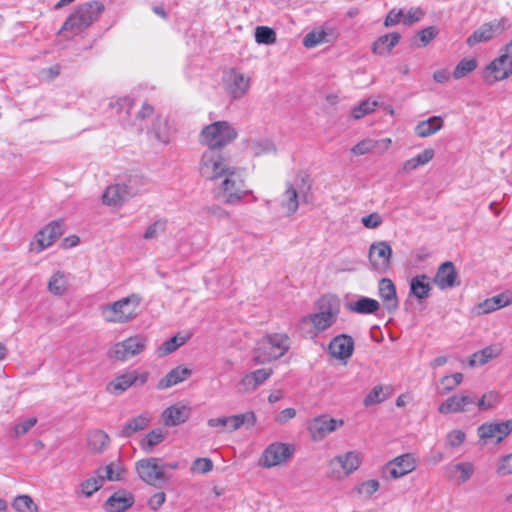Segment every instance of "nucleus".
Wrapping results in <instances>:
<instances>
[{"label": "nucleus", "instance_id": "obj_1", "mask_svg": "<svg viewBox=\"0 0 512 512\" xmlns=\"http://www.w3.org/2000/svg\"><path fill=\"white\" fill-rule=\"evenodd\" d=\"M104 5L98 1L84 3L78 6L65 20L59 34L70 33L77 36L89 28L101 15Z\"/></svg>", "mask_w": 512, "mask_h": 512}, {"label": "nucleus", "instance_id": "obj_2", "mask_svg": "<svg viewBox=\"0 0 512 512\" xmlns=\"http://www.w3.org/2000/svg\"><path fill=\"white\" fill-rule=\"evenodd\" d=\"M311 189V183L307 175H299L296 183H286V189L278 202L280 210L279 214L283 216H290L294 214L300 202H308V195ZM277 201H267V206L276 204Z\"/></svg>", "mask_w": 512, "mask_h": 512}, {"label": "nucleus", "instance_id": "obj_3", "mask_svg": "<svg viewBox=\"0 0 512 512\" xmlns=\"http://www.w3.org/2000/svg\"><path fill=\"white\" fill-rule=\"evenodd\" d=\"M222 177L223 180L219 186V197L225 203L230 205L239 204L248 195L252 197V202L257 201V197L253 195L252 190L247 189L240 169L231 167Z\"/></svg>", "mask_w": 512, "mask_h": 512}, {"label": "nucleus", "instance_id": "obj_4", "mask_svg": "<svg viewBox=\"0 0 512 512\" xmlns=\"http://www.w3.org/2000/svg\"><path fill=\"white\" fill-rule=\"evenodd\" d=\"M290 347V338L286 333H271L261 338L254 351L255 364H266L284 356Z\"/></svg>", "mask_w": 512, "mask_h": 512}, {"label": "nucleus", "instance_id": "obj_5", "mask_svg": "<svg viewBox=\"0 0 512 512\" xmlns=\"http://www.w3.org/2000/svg\"><path fill=\"white\" fill-rule=\"evenodd\" d=\"M238 136L237 130L227 121H216L204 126L199 134V143L207 149L221 150Z\"/></svg>", "mask_w": 512, "mask_h": 512}, {"label": "nucleus", "instance_id": "obj_6", "mask_svg": "<svg viewBox=\"0 0 512 512\" xmlns=\"http://www.w3.org/2000/svg\"><path fill=\"white\" fill-rule=\"evenodd\" d=\"M140 297L129 295L120 300L101 307V316L108 323L125 324L132 321L138 314Z\"/></svg>", "mask_w": 512, "mask_h": 512}, {"label": "nucleus", "instance_id": "obj_7", "mask_svg": "<svg viewBox=\"0 0 512 512\" xmlns=\"http://www.w3.org/2000/svg\"><path fill=\"white\" fill-rule=\"evenodd\" d=\"M140 186L141 179L137 175L129 176L127 181L123 183L108 186L102 195V201L107 206H122L140 192Z\"/></svg>", "mask_w": 512, "mask_h": 512}, {"label": "nucleus", "instance_id": "obj_8", "mask_svg": "<svg viewBox=\"0 0 512 512\" xmlns=\"http://www.w3.org/2000/svg\"><path fill=\"white\" fill-rule=\"evenodd\" d=\"M512 75V39L499 50V55L491 61L483 72L484 80L493 84Z\"/></svg>", "mask_w": 512, "mask_h": 512}, {"label": "nucleus", "instance_id": "obj_9", "mask_svg": "<svg viewBox=\"0 0 512 512\" xmlns=\"http://www.w3.org/2000/svg\"><path fill=\"white\" fill-rule=\"evenodd\" d=\"M147 344V336L143 334L131 335L114 343L108 351V357L114 361L126 362L142 354L146 350Z\"/></svg>", "mask_w": 512, "mask_h": 512}, {"label": "nucleus", "instance_id": "obj_10", "mask_svg": "<svg viewBox=\"0 0 512 512\" xmlns=\"http://www.w3.org/2000/svg\"><path fill=\"white\" fill-rule=\"evenodd\" d=\"M418 467V458L414 453H404L388 461L382 467V477L397 480L414 472Z\"/></svg>", "mask_w": 512, "mask_h": 512}, {"label": "nucleus", "instance_id": "obj_11", "mask_svg": "<svg viewBox=\"0 0 512 512\" xmlns=\"http://www.w3.org/2000/svg\"><path fill=\"white\" fill-rule=\"evenodd\" d=\"M231 167L219 150L207 149L203 152L199 171L202 177L214 180L222 177Z\"/></svg>", "mask_w": 512, "mask_h": 512}, {"label": "nucleus", "instance_id": "obj_12", "mask_svg": "<svg viewBox=\"0 0 512 512\" xmlns=\"http://www.w3.org/2000/svg\"><path fill=\"white\" fill-rule=\"evenodd\" d=\"M325 301V298L321 299L322 303ZM339 310V304L337 301L327 300V306L321 304L319 312L303 317L302 322L310 323L317 333L323 332L336 322Z\"/></svg>", "mask_w": 512, "mask_h": 512}, {"label": "nucleus", "instance_id": "obj_13", "mask_svg": "<svg viewBox=\"0 0 512 512\" xmlns=\"http://www.w3.org/2000/svg\"><path fill=\"white\" fill-rule=\"evenodd\" d=\"M149 378L148 372L125 371L115 376L106 385V392L111 395H121L134 385H144Z\"/></svg>", "mask_w": 512, "mask_h": 512}, {"label": "nucleus", "instance_id": "obj_14", "mask_svg": "<svg viewBox=\"0 0 512 512\" xmlns=\"http://www.w3.org/2000/svg\"><path fill=\"white\" fill-rule=\"evenodd\" d=\"M135 469L139 478L149 485L156 486L159 482L167 480L158 458L151 457L138 460Z\"/></svg>", "mask_w": 512, "mask_h": 512}, {"label": "nucleus", "instance_id": "obj_15", "mask_svg": "<svg viewBox=\"0 0 512 512\" xmlns=\"http://www.w3.org/2000/svg\"><path fill=\"white\" fill-rule=\"evenodd\" d=\"M343 425L344 421L342 419H334L327 415H321L312 419L307 428L312 439L314 441H320Z\"/></svg>", "mask_w": 512, "mask_h": 512}, {"label": "nucleus", "instance_id": "obj_16", "mask_svg": "<svg viewBox=\"0 0 512 512\" xmlns=\"http://www.w3.org/2000/svg\"><path fill=\"white\" fill-rule=\"evenodd\" d=\"M293 449L284 443H273L263 452L260 465L266 468L285 463L292 455Z\"/></svg>", "mask_w": 512, "mask_h": 512}, {"label": "nucleus", "instance_id": "obj_17", "mask_svg": "<svg viewBox=\"0 0 512 512\" xmlns=\"http://www.w3.org/2000/svg\"><path fill=\"white\" fill-rule=\"evenodd\" d=\"M476 398L468 394H454L443 401L438 412L443 415L467 412L470 407L474 406Z\"/></svg>", "mask_w": 512, "mask_h": 512}, {"label": "nucleus", "instance_id": "obj_18", "mask_svg": "<svg viewBox=\"0 0 512 512\" xmlns=\"http://www.w3.org/2000/svg\"><path fill=\"white\" fill-rule=\"evenodd\" d=\"M505 23V18L484 23L467 38L466 43L472 47L478 43L491 40L496 33L504 29Z\"/></svg>", "mask_w": 512, "mask_h": 512}, {"label": "nucleus", "instance_id": "obj_19", "mask_svg": "<svg viewBox=\"0 0 512 512\" xmlns=\"http://www.w3.org/2000/svg\"><path fill=\"white\" fill-rule=\"evenodd\" d=\"M391 255V247L385 242L374 243L370 246V263L379 272H385L390 267Z\"/></svg>", "mask_w": 512, "mask_h": 512}, {"label": "nucleus", "instance_id": "obj_20", "mask_svg": "<svg viewBox=\"0 0 512 512\" xmlns=\"http://www.w3.org/2000/svg\"><path fill=\"white\" fill-rule=\"evenodd\" d=\"M191 415V407L176 403L167 407L161 414V420L164 426L173 427L186 422Z\"/></svg>", "mask_w": 512, "mask_h": 512}, {"label": "nucleus", "instance_id": "obj_21", "mask_svg": "<svg viewBox=\"0 0 512 512\" xmlns=\"http://www.w3.org/2000/svg\"><path fill=\"white\" fill-rule=\"evenodd\" d=\"M512 432V421L503 423H485L478 428V435L481 439L495 440L501 442Z\"/></svg>", "mask_w": 512, "mask_h": 512}, {"label": "nucleus", "instance_id": "obj_22", "mask_svg": "<svg viewBox=\"0 0 512 512\" xmlns=\"http://www.w3.org/2000/svg\"><path fill=\"white\" fill-rule=\"evenodd\" d=\"M273 374L272 368H262L249 372L243 376L239 382V390L249 392L255 390L258 386L268 380Z\"/></svg>", "mask_w": 512, "mask_h": 512}, {"label": "nucleus", "instance_id": "obj_23", "mask_svg": "<svg viewBox=\"0 0 512 512\" xmlns=\"http://www.w3.org/2000/svg\"><path fill=\"white\" fill-rule=\"evenodd\" d=\"M433 281L440 289L452 288L455 285H458L457 271L453 262L446 261L441 264Z\"/></svg>", "mask_w": 512, "mask_h": 512}, {"label": "nucleus", "instance_id": "obj_24", "mask_svg": "<svg viewBox=\"0 0 512 512\" xmlns=\"http://www.w3.org/2000/svg\"><path fill=\"white\" fill-rule=\"evenodd\" d=\"M329 350L334 358L348 359L354 350V341L352 337L342 334L336 336L329 344Z\"/></svg>", "mask_w": 512, "mask_h": 512}, {"label": "nucleus", "instance_id": "obj_25", "mask_svg": "<svg viewBox=\"0 0 512 512\" xmlns=\"http://www.w3.org/2000/svg\"><path fill=\"white\" fill-rule=\"evenodd\" d=\"M134 503V497L126 491H117L105 502L106 512H125Z\"/></svg>", "mask_w": 512, "mask_h": 512}, {"label": "nucleus", "instance_id": "obj_26", "mask_svg": "<svg viewBox=\"0 0 512 512\" xmlns=\"http://www.w3.org/2000/svg\"><path fill=\"white\" fill-rule=\"evenodd\" d=\"M56 226H45L34 237L30 244L32 252L39 253L49 247L59 236Z\"/></svg>", "mask_w": 512, "mask_h": 512}, {"label": "nucleus", "instance_id": "obj_27", "mask_svg": "<svg viewBox=\"0 0 512 512\" xmlns=\"http://www.w3.org/2000/svg\"><path fill=\"white\" fill-rule=\"evenodd\" d=\"M333 463H337L341 466L343 476H348L360 467L362 463V457L358 452L349 451L343 455L336 456L331 461V464Z\"/></svg>", "mask_w": 512, "mask_h": 512}, {"label": "nucleus", "instance_id": "obj_28", "mask_svg": "<svg viewBox=\"0 0 512 512\" xmlns=\"http://www.w3.org/2000/svg\"><path fill=\"white\" fill-rule=\"evenodd\" d=\"M379 295L384 306L389 311H394L398 307L396 288L390 279L383 278L379 282Z\"/></svg>", "mask_w": 512, "mask_h": 512}, {"label": "nucleus", "instance_id": "obj_29", "mask_svg": "<svg viewBox=\"0 0 512 512\" xmlns=\"http://www.w3.org/2000/svg\"><path fill=\"white\" fill-rule=\"evenodd\" d=\"M249 89V79L241 73L233 72L227 82V92L234 99L243 97Z\"/></svg>", "mask_w": 512, "mask_h": 512}, {"label": "nucleus", "instance_id": "obj_30", "mask_svg": "<svg viewBox=\"0 0 512 512\" xmlns=\"http://www.w3.org/2000/svg\"><path fill=\"white\" fill-rule=\"evenodd\" d=\"M191 374V369L183 366H177L158 382L157 388L163 390L175 386L189 378Z\"/></svg>", "mask_w": 512, "mask_h": 512}, {"label": "nucleus", "instance_id": "obj_31", "mask_svg": "<svg viewBox=\"0 0 512 512\" xmlns=\"http://www.w3.org/2000/svg\"><path fill=\"white\" fill-rule=\"evenodd\" d=\"M151 414L144 412L130 419L120 432L121 437H130L136 432L146 429L151 423Z\"/></svg>", "mask_w": 512, "mask_h": 512}, {"label": "nucleus", "instance_id": "obj_32", "mask_svg": "<svg viewBox=\"0 0 512 512\" xmlns=\"http://www.w3.org/2000/svg\"><path fill=\"white\" fill-rule=\"evenodd\" d=\"M400 38L401 36L397 32L388 33L378 37L372 45L373 53L377 55H388L399 43Z\"/></svg>", "mask_w": 512, "mask_h": 512}, {"label": "nucleus", "instance_id": "obj_33", "mask_svg": "<svg viewBox=\"0 0 512 512\" xmlns=\"http://www.w3.org/2000/svg\"><path fill=\"white\" fill-rule=\"evenodd\" d=\"M444 120L441 116H432L426 120L420 121L414 131L418 137H429L442 129Z\"/></svg>", "mask_w": 512, "mask_h": 512}, {"label": "nucleus", "instance_id": "obj_34", "mask_svg": "<svg viewBox=\"0 0 512 512\" xmlns=\"http://www.w3.org/2000/svg\"><path fill=\"white\" fill-rule=\"evenodd\" d=\"M512 304V293L505 292L484 300L479 304L481 313H491Z\"/></svg>", "mask_w": 512, "mask_h": 512}, {"label": "nucleus", "instance_id": "obj_35", "mask_svg": "<svg viewBox=\"0 0 512 512\" xmlns=\"http://www.w3.org/2000/svg\"><path fill=\"white\" fill-rule=\"evenodd\" d=\"M434 155L435 152L432 148H426L415 157L406 160L402 164L401 170L404 173H410L411 171L416 170L418 167L428 164L433 159Z\"/></svg>", "mask_w": 512, "mask_h": 512}, {"label": "nucleus", "instance_id": "obj_36", "mask_svg": "<svg viewBox=\"0 0 512 512\" xmlns=\"http://www.w3.org/2000/svg\"><path fill=\"white\" fill-rule=\"evenodd\" d=\"M502 352V349L500 346H494L490 345L485 348H483L480 351L475 352L470 360L469 364L471 366H477V365H484L490 360L498 357Z\"/></svg>", "mask_w": 512, "mask_h": 512}, {"label": "nucleus", "instance_id": "obj_37", "mask_svg": "<svg viewBox=\"0 0 512 512\" xmlns=\"http://www.w3.org/2000/svg\"><path fill=\"white\" fill-rule=\"evenodd\" d=\"M87 443L92 453H100L107 448L110 443V438L108 434L102 430H93L88 434Z\"/></svg>", "mask_w": 512, "mask_h": 512}, {"label": "nucleus", "instance_id": "obj_38", "mask_svg": "<svg viewBox=\"0 0 512 512\" xmlns=\"http://www.w3.org/2000/svg\"><path fill=\"white\" fill-rule=\"evenodd\" d=\"M392 392L393 389L391 386L384 387L382 385H377L364 398L363 404L366 407L379 404L387 399L392 394Z\"/></svg>", "mask_w": 512, "mask_h": 512}, {"label": "nucleus", "instance_id": "obj_39", "mask_svg": "<svg viewBox=\"0 0 512 512\" xmlns=\"http://www.w3.org/2000/svg\"><path fill=\"white\" fill-rule=\"evenodd\" d=\"M166 432L160 428L149 431L140 441V448L149 453L153 448L164 441Z\"/></svg>", "mask_w": 512, "mask_h": 512}, {"label": "nucleus", "instance_id": "obj_40", "mask_svg": "<svg viewBox=\"0 0 512 512\" xmlns=\"http://www.w3.org/2000/svg\"><path fill=\"white\" fill-rule=\"evenodd\" d=\"M431 287L428 278L425 275H419L412 278L410 283V292L418 299H425L429 296Z\"/></svg>", "mask_w": 512, "mask_h": 512}, {"label": "nucleus", "instance_id": "obj_41", "mask_svg": "<svg viewBox=\"0 0 512 512\" xmlns=\"http://www.w3.org/2000/svg\"><path fill=\"white\" fill-rule=\"evenodd\" d=\"M229 431H235L241 428L244 424L254 426L256 424V415L252 411H248L242 414L232 415L227 417Z\"/></svg>", "mask_w": 512, "mask_h": 512}, {"label": "nucleus", "instance_id": "obj_42", "mask_svg": "<svg viewBox=\"0 0 512 512\" xmlns=\"http://www.w3.org/2000/svg\"><path fill=\"white\" fill-rule=\"evenodd\" d=\"M332 29L313 30L305 35L303 38V45L306 48H313L321 43L328 42V36L331 34Z\"/></svg>", "mask_w": 512, "mask_h": 512}, {"label": "nucleus", "instance_id": "obj_43", "mask_svg": "<svg viewBox=\"0 0 512 512\" xmlns=\"http://www.w3.org/2000/svg\"><path fill=\"white\" fill-rule=\"evenodd\" d=\"M96 475L99 476V478H102V482L104 483L105 480L108 481H119L122 479L125 470L120 465H114V464H108L103 468H99L96 470Z\"/></svg>", "mask_w": 512, "mask_h": 512}, {"label": "nucleus", "instance_id": "obj_44", "mask_svg": "<svg viewBox=\"0 0 512 512\" xmlns=\"http://www.w3.org/2000/svg\"><path fill=\"white\" fill-rule=\"evenodd\" d=\"M103 486L102 478L98 475L89 477L81 482L77 494L84 497H91Z\"/></svg>", "mask_w": 512, "mask_h": 512}, {"label": "nucleus", "instance_id": "obj_45", "mask_svg": "<svg viewBox=\"0 0 512 512\" xmlns=\"http://www.w3.org/2000/svg\"><path fill=\"white\" fill-rule=\"evenodd\" d=\"M379 307L377 300L366 297L361 298L350 305L351 311L359 314H373L379 309Z\"/></svg>", "mask_w": 512, "mask_h": 512}, {"label": "nucleus", "instance_id": "obj_46", "mask_svg": "<svg viewBox=\"0 0 512 512\" xmlns=\"http://www.w3.org/2000/svg\"><path fill=\"white\" fill-rule=\"evenodd\" d=\"M187 336L175 335L170 339L166 340L162 343V345L158 348L157 353L159 356H166L172 352H174L178 347L184 345L187 341Z\"/></svg>", "mask_w": 512, "mask_h": 512}, {"label": "nucleus", "instance_id": "obj_47", "mask_svg": "<svg viewBox=\"0 0 512 512\" xmlns=\"http://www.w3.org/2000/svg\"><path fill=\"white\" fill-rule=\"evenodd\" d=\"M477 68L475 58H464L458 62L452 73L455 79H461Z\"/></svg>", "mask_w": 512, "mask_h": 512}, {"label": "nucleus", "instance_id": "obj_48", "mask_svg": "<svg viewBox=\"0 0 512 512\" xmlns=\"http://www.w3.org/2000/svg\"><path fill=\"white\" fill-rule=\"evenodd\" d=\"M276 32L268 26H258L255 30V41L258 44L271 45L276 42Z\"/></svg>", "mask_w": 512, "mask_h": 512}, {"label": "nucleus", "instance_id": "obj_49", "mask_svg": "<svg viewBox=\"0 0 512 512\" xmlns=\"http://www.w3.org/2000/svg\"><path fill=\"white\" fill-rule=\"evenodd\" d=\"M12 506L18 512H37L38 511V506L35 504V502L29 495L17 496L14 499Z\"/></svg>", "mask_w": 512, "mask_h": 512}, {"label": "nucleus", "instance_id": "obj_50", "mask_svg": "<svg viewBox=\"0 0 512 512\" xmlns=\"http://www.w3.org/2000/svg\"><path fill=\"white\" fill-rule=\"evenodd\" d=\"M378 106V102L376 100H364L359 103L357 106L352 108L351 115L354 119H360L367 114L373 112Z\"/></svg>", "mask_w": 512, "mask_h": 512}, {"label": "nucleus", "instance_id": "obj_51", "mask_svg": "<svg viewBox=\"0 0 512 512\" xmlns=\"http://www.w3.org/2000/svg\"><path fill=\"white\" fill-rule=\"evenodd\" d=\"M49 291L56 295H62L67 289V281L64 274L55 273L48 283Z\"/></svg>", "mask_w": 512, "mask_h": 512}, {"label": "nucleus", "instance_id": "obj_52", "mask_svg": "<svg viewBox=\"0 0 512 512\" xmlns=\"http://www.w3.org/2000/svg\"><path fill=\"white\" fill-rule=\"evenodd\" d=\"M500 401V396L495 391H489L482 395L479 400H476L475 405L481 411H485L495 407Z\"/></svg>", "mask_w": 512, "mask_h": 512}, {"label": "nucleus", "instance_id": "obj_53", "mask_svg": "<svg viewBox=\"0 0 512 512\" xmlns=\"http://www.w3.org/2000/svg\"><path fill=\"white\" fill-rule=\"evenodd\" d=\"M152 133L158 142L163 144L169 143L170 132L166 122L162 123L159 121L157 124H154Z\"/></svg>", "mask_w": 512, "mask_h": 512}, {"label": "nucleus", "instance_id": "obj_54", "mask_svg": "<svg viewBox=\"0 0 512 512\" xmlns=\"http://www.w3.org/2000/svg\"><path fill=\"white\" fill-rule=\"evenodd\" d=\"M213 469V462L210 458H197L191 465V471L195 474H206Z\"/></svg>", "mask_w": 512, "mask_h": 512}, {"label": "nucleus", "instance_id": "obj_55", "mask_svg": "<svg viewBox=\"0 0 512 512\" xmlns=\"http://www.w3.org/2000/svg\"><path fill=\"white\" fill-rule=\"evenodd\" d=\"M379 487H380V483L378 480L370 479V480L360 483L357 486L356 491L359 495H364V496L369 497V496H372L374 493H376L379 490Z\"/></svg>", "mask_w": 512, "mask_h": 512}, {"label": "nucleus", "instance_id": "obj_56", "mask_svg": "<svg viewBox=\"0 0 512 512\" xmlns=\"http://www.w3.org/2000/svg\"><path fill=\"white\" fill-rule=\"evenodd\" d=\"M462 381H463V375H462V373H459V372L454 373L451 376L442 377L440 380L441 383L452 382V384L447 385L446 387L442 388L440 390V394H442V395L448 394L449 392H451L455 388H457L462 383Z\"/></svg>", "mask_w": 512, "mask_h": 512}, {"label": "nucleus", "instance_id": "obj_57", "mask_svg": "<svg viewBox=\"0 0 512 512\" xmlns=\"http://www.w3.org/2000/svg\"><path fill=\"white\" fill-rule=\"evenodd\" d=\"M376 147V141L372 139H364L351 148L354 155H364L371 152Z\"/></svg>", "mask_w": 512, "mask_h": 512}, {"label": "nucleus", "instance_id": "obj_58", "mask_svg": "<svg viewBox=\"0 0 512 512\" xmlns=\"http://www.w3.org/2000/svg\"><path fill=\"white\" fill-rule=\"evenodd\" d=\"M437 34L438 30L434 26L421 29L417 34L421 41V44H419L418 47H425L428 45L437 36Z\"/></svg>", "mask_w": 512, "mask_h": 512}, {"label": "nucleus", "instance_id": "obj_59", "mask_svg": "<svg viewBox=\"0 0 512 512\" xmlns=\"http://www.w3.org/2000/svg\"><path fill=\"white\" fill-rule=\"evenodd\" d=\"M466 439V435L462 430L456 429L450 431L446 436L447 444L451 448H456L461 446Z\"/></svg>", "mask_w": 512, "mask_h": 512}, {"label": "nucleus", "instance_id": "obj_60", "mask_svg": "<svg viewBox=\"0 0 512 512\" xmlns=\"http://www.w3.org/2000/svg\"><path fill=\"white\" fill-rule=\"evenodd\" d=\"M424 16V11L421 8H411L407 14L403 15V23L405 25H411L414 22H418Z\"/></svg>", "mask_w": 512, "mask_h": 512}, {"label": "nucleus", "instance_id": "obj_61", "mask_svg": "<svg viewBox=\"0 0 512 512\" xmlns=\"http://www.w3.org/2000/svg\"><path fill=\"white\" fill-rule=\"evenodd\" d=\"M497 473L501 476L512 474V453L500 460L497 466Z\"/></svg>", "mask_w": 512, "mask_h": 512}, {"label": "nucleus", "instance_id": "obj_62", "mask_svg": "<svg viewBox=\"0 0 512 512\" xmlns=\"http://www.w3.org/2000/svg\"><path fill=\"white\" fill-rule=\"evenodd\" d=\"M455 469L461 473V482H466L474 473V466L469 462L459 463L455 466Z\"/></svg>", "mask_w": 512, "mask_h": 512}, {"label": "nucleus", "instance_id": "obj_63", "mask_svg": "<svg viewBox=\"0 0 512 512\" xmlns=\"http://www.w3.org/2000/svg\"><path fill=\"white\" fill-rule=\"evenodd\" d=\"M113 107L117 108V110L120 113H125L126 115H129L131 112V109L133 108V99L130 97H123L116 101L115 105Z\"/></svg>", "mask_w": 512, "mask_h": 512}, {"label": "nucleus", "instance_id": "obj_64", "mask_svg": "<svg viewBox=\"0 0 512 512\" xmlns=\"http://www.w3.org/2000/svg\"><path fill=\"white\" fill-rule=\"evenodd\" d=\"M37 420L36 418H29L19 424H17L14 428L16 436H21L26 434L35 424Z\"/></svg>", "mask_w": 512, "mask_h": 512}]
</instances>
